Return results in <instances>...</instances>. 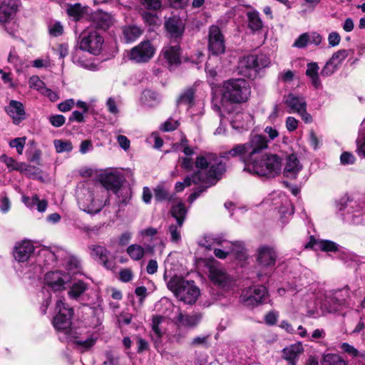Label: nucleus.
<instances>
[{
    "label": "nucleus",
    "mask_w": 365,
    "mask_h": 365,
    "mask_svg": "<svg viewBox=\"0 0 365 365\" xmlns=\"http://www.w3.org/2000/svg\"><path fill=\"white\" fill-rule=\"evenodd\" d=\"M140 101L142 103L148 107H155L160 102V97L158 93L151 90H145L143 91Z\"/></svg>",
    "instance_id": "36"
},
{
    "label": "nucleus",
    "mask_w": 365,
    "mask_h": 365,
    "mask_svg": "<svg viewBox=\"0 0 365 365\" xmlns=\"http://www.w3.org/2000/svg\"><path fill=\"white\" fill-rule=\"evenodd\" d=\"M179 125L178 120H173V118L168 119L160 126V130L164 132H169L175 130Z\"/></svg>",
    "instance_id": "54"
},
{
    "label": "nucleus",
    "mask_w": 365,
    "mask_h": 365,
    "mask_svg": "<svg viewBox=\"0 0 365 365\" xmlns=\"http://www.w3.org/2000/svg\"><path fill=\"white\" fill-rule=\"evenodd\" d=\"M34 251V246L29 240H23L17 242L14 249V257L19 262H25L29 260Z\"/></svg>",
    "instance_id": "20"
},
{
    "label": "nucleus",
    "mask_w": 365,
    "mask_h": 365,
    "mask_svg": "<svg viewBox=\"0 0 365 365\" xmlns=\"http://www.w3.org/2000/svg\"><path fill=\"white\" fill-rule=\"evenodd\" d=\"M143 6L148 9L156 11L161 8L160 0H140Z\"/></svg>",
    "instance_id": "55"
},
{
    "label": "nucleus",
    "mask_w": 365,
    "mask_h": 365,
    "mask_svg": "<svg viewBox=\"0 0 365 365\" xmlns=\"http://www.w3.org/2000/svg\"><path fill=\"white\" fill-rule=\"evenodd\" d=\"M67 14L75 21L79 20L83 16V8L80 4L69 5L66 9Z\"/></svg>",
    "instance_id": "43"
},
{
    "label": "nucleus",
    "mask_w": 365,
    "mask_h": 365,
    "mask_svg": "<svg viewBox=\"0 0 365 365\" xmlns=\"http://www.w3.org/2000/svg\"><path fill=\"white\" fill-rule=\"evenodd\" d=\"M88 248L91 256L106 269H112L114 267V259L105 246L93 244L89 245Z\"/></svg>",
    "instance_id": "14"
},
{
    "label": "nucleus",
    "mask_w": 365,
    "mask_h": 365,
    "mask_svg": "<svg viewBox=\"0 0 365 365\" xmlns=\"http://www.w3.org/2000/svg\"><path fill=\"white\" fill-rule=\"evenodd\" d=\"M17 9L18 3L16 0L2 1L0 4V22L6 23L10 21Z\"/></svg>",
    "instance_id": "24"
},
{
    "label": "nucleus",
    "mask_w": 365,
    "mask_h": 365,
    "mask_svg": "<svg viewBox=\"0 0 365 365\" xmlns=\"http://www.w3.org/2000/svg\"><path fill=\"white\" fill-rule=\"evenodd\" d=\"M81 38L80 50L88 51L93 55L100 53L103 43V38L97 31H86L81 34Z\"/></svg>",
    "instance_id": "8"
},
{
    "label": "nucleus",
    "mask_w": 365,
    "mask_h": 365,
    "mask_svg": "<svg viewBox=\"0 0 365 365\" xmlns=\"http://www.w3.org/2000/svg\"><path fill=\"white\" fill-rule=\"evenodd\" d=\"M277 252L274 246L269 245H260L256 251V260L262 268L272 269L275 266Z\"/></svg>",
    "instance_id": "10"
},
{
    "label": "nucleus",
    "mask_w": 365,
    "mask_h": 365,
    "mask_svg": "<svg viewBox=\"0 0 365 365\" xmlns=\"http://www.w3.org/2000/svg\"><path fill=\"white\" fill-rule=\"evenodd\" d=\"M222 107L237 108L238 104L247 101L250 95V87L242 78L230 79L223 83L221 89Z\"/></svg>",
    "instance_id": "4"
},
{
    "label": "nucleus",
    "mask_w": 365,
    "mask_h": 365,
    "mask_svg": "<svg viewBox=\"0 0 365 365\" xmlns=\"http://www.w3.org/2000/svg\"><path fill=\"white\" fill-rule=\"evenodd\" d=\"M319 67L315 62L309 63L307 65L306 75L311 79L312 86L316 89L322 88L321 80L319 76Z\"/></svg>",
    "instance_id": "33"
},
{
    "label": "nucleus",
    "mask_w": 365,
    "mask_h": 365,
    "mask_svg": "<svg viewBox=\"0 0 365 365\" xmlns=\"http://www.w3.org/2000/svg\"><path fill=\"white\" fill-rule=\"evenodd\" d=\"M270 64L269 58L263 53L258 55H247L243 56L239 61L240 73L249 78L255 77L259 71L268 67Z\"/></svg>",
    "instance_id": "6"
},
{
    "label": "nucleus",
    "mask_w": 365,
    "mask_h": 365,
    "mask_svg": "<svg viewBox=\"0 0 365 365\" xmlns=\"http://www.w3.org/2000/svg\"><path fill=\"white\" fill-rule=\"evenodd\" d=\"M126 252L134 261H139L144 257L145 250L141 245L133 244L127 247Z\"/></svg>",
    "instance_id": "39"
},
{
    "label": "nucleus",
    "mask_w": 365,
    "mask_h": 365,
    "mask_svg": "<svg viewBox=\"0 0 365 365\" xmlns=\"http://www.w3.org/2000/svg\"><path fill=\"white\" fill-rule=\"evenodd\" d=\"M1 160L5 163L9 168L20 172L24 171L25 167L24 163H19L11 157H8L6 155H1Z\"/></svg>",
    "instance_id": "44"
},
{
    "label": "nucleus",
    "mask_w": 365,
    "mask_h": 365,
    "mask_svg": "<svg viewBox=\"0 0 365 365\" xmlns=\"http://www.w3.org/2000/svg\"><path fill=\"white\" fill-rule=\"evenodd\" d=\"M22 173H25L29 178H36L40 175L41 170L34 165H26L25 163V167Z\"/></svg>",
    "instance_id": "56"
},
{
    "label": "nucleus",
    "mask_w": 365,
    "mask_h": 365,
    "mask_svg": "<svg viewBox=\"0 0 365 365\" xmlns=\"http://www.w3.org/2000/svg\"><path fill=\"white\" fill-rule=\"evenodd\" d=\"M339 63H336L331 58L326 63L324 66L321 71V75L324 77L331 76L338 69Z\"/></svg>",
    "instance_id": "45"
},
{
    "label": "nucleus",
    "mask_w": 365,
    "mask_h": 365,
    "mask_svg": "<svg viewBox=\"0 0 365 365\" xmlns=\"http://www.w3.org/2000/svg\"><path fill=\"white\" fill-rule=\"evenodd\" d=\"M182 225L171 224L168 226V232L170 236V241L173 243H178L181 240V228Z\"/></svg>",
    "instance_id": "42"
},
{
    "label": "nucleus",
    "mask_w": 365,
    "mask_h": 365,
    "mask_svg": "<svg viewBox=\"0 0 365 365\" xmlns=\"http://www.w3.org/2000/svg\"><path fill=\"white\" fill-rule=\"evenodd\" d=\"M123 177L118 173H104L100 176V182L106 190H110L120 197L119 192L122 189Z\"/></svg>",
    "instance_id": "18"
},
{
    "label": "nucleus",
    "mask_w": 365,
    "mask_h": 365,
    "mask_svg": "<svg viewBox=\"0 0 365 365\" xmlns=\"http://www.w3.org/2000/svg\"><path fill=\"white\" fill-rule=\"evenodd\" d=\"M209 336H197L192 340L190 342V345L192 346H206L207 345Z\"/></svg>",
    "instance_id": "63"
},
{
    "label": "nucleus",
    "mask_w": 365,
    "mask_h": 365,
    "mask_svg": "<svg viewBox=\"0 0 365 365\" xmlns=\"http://www.w3.org/2000/svg\"><path fill=\"white\" fill-rule=\"evenodd\" d=\"M161 54L168 67L177 66L180 63V46L178 45L164 47Z\"/></svg>",
    "instance_id": "25"
},
{
    "label": "nucleus",
    "mask_w": 365,
    "mask_h": 365,
    "mask_svg": "<svg viewBox=\"0 0 365 365\" xmlns=\"http://www.w3.org/2000/svg\"><path fill=\"white\" fill-rule=\"evenodd\" d=\"M91 19L96 27L103 30H106L112 24L110 15L101 11L95 13Z\"/></svg>",
    "instance_id": "30"
},
{
    "label": "nucleus",
    "mask_w": 365,
    "mask_h": 365,
    "mask_svg": "<svg viewBox=\"0 0 365 365\" xmlns=\"http://www.w3.org/2000/svg\"><path fill=\"white\" fill-rule=\"evenodd\" d=\"M309 44L319 46L322 41V36L316 31L308 32Z\"/></svg>",
    "instance_id": "64"
},
{
    "label": "nucleus",
    "mask_w": 365,
    "mask_h": 365,
    "mask_svg": "<svg viewBox=\"0 0 365 365\" xmlns=\"http://www.w3.org/2000/svg\"><path fill=\"white\" fill-rule=\"evenodd\" d=\"M164 319L165 317L160 315H155L153 317L151 327L153 335L152 336V339L155 344L161 341V338L165 334V331L161 327V324Z\"/></svg>",
    "instance_id": "31"
},
{
    "label": "nucleus",
    "mask_w": 365,
    "mask_h": 365,
    "mask_svg": "<svg viewBox=\"0 0 365 365\" xmlns=\"http://www.w3.org/2000/svg\"><path fill=\"white\" fill-rule=\"evenodd\" d=\"M179 160L181 161V167L187 172H190L193 170L194 165L195 166V162L192 160L191 158L184 157L180 158Z\"/></svg>",
    "instance_id": "59"
},
{
    "label": "nucleus",
    "mask_w": 365,
    "mask_h": 365,
    "mask_svg": "<svg viewBox=\"0 0 365 365\" xmlns=\"http://www.w3.org/2000/svg\"><path fill=\"white\" fill-rule=\"evenodd\" d=\"M187 210L183 202L181 201L173 205L170 208V214L173 218L176 220L180 225H183L186 219Z\"/></svg>",
    "instance_id": "34"
},
{
    "label": "nucleus",
    "mask_w": 365,
    "mask_h": 365,
    "mask_svg": "<svg viewBox=\"0 0 365 365\" xmlns=\"http://www.w3.org/2000/svg\"><path fill=\"white\" fill-rule=\"evenodd\" d=\"M230 252L239 261L244 262L247 259V252L245 244L241 241L229 242Z\"/></svg>",
    "instance_id": "32"
},
{
    "label": "nucleus",
    "mask_w": 365,
    "mask_h": 365,
    "mask_svg": "<svg viewBox=\"0 0 365 365\" xmlns=\"http://www.w3.org/2000/svg\"><path fill=\"white\" fill-rule=\"evenodd\" d=\"M89 285L83 280H73L68 291V296L70 299L79 300L88 289Z\"/></svg>",
    "instance_id": "26"
},
{
    "label": "nucleus",
    "mask_w": 365,
    "mask_h": 365,
    "mask_svg": "<svg viewBox=\"0 0 365 365\" xmlns=\"http://www.w3.org/2000/svg\"><path fill=\"white\" fill-rule=\"evenodd\" d=\"M195 91L192 88H189L184 91L179 96L177 104L178 106H187L188 108L191 107L194 103Z\"/></svg>",
    "instance_id": "40"
},
{
    "label": "nucleus",
    "mask_w": 365,
    "mask_h": 365,
    "mask_svg": "<svg viewBox=\"0 0 365 365\" xmlns=\"http://www.w3.org/2000/svg\"><path fill=\"white\" fill-rule=\"evenodd\" d=\"M212 185L210 184H204L198 186L195 190L188 197L187 201L189 203H192L203 192H205L207 188L212 186Z\"/></svg>",
    "instance_id": "52"
},
{
    "label": "nucleus",
    "mask_w": 365,
    "mask_h": 365,
    "mask_svg": "<svg viewBox=\"0 0 365 365\" xmlns=\"http://www.w3.org/2000/svg\"><path fill=\"white\" fill-rule=\"evenodd\" d=\"M248 27L253 32L260 31L263 27V22L259 16V14L256 10H252L247 12Z\"/></svg>",
    "instance_id": "35"
},
{
    "label": "nucleus",
    "mask_w": 365,
    "mask_h": 365,
    "mask_svg": "<svg viewBox=\"0 0 365 365\" xmlns=\"http://www.w3.org/2000/svg\"><path fill=\"white\" fill-rule=\"evenodd\" d=\"M210 280L222 290H229L233 285L232 278L223 269L211 267L210 269Z\"/></svg>",
    "instance_id": "19"
},
{
    "label": "nucleus",
    "mask_w": 365,
    "mask_h": 365,
    "mask_svg": "<svg viewBox=\"0 0 365 365\" xmlns=\"http://www.w3.org/2000/svg\"><path fill=\"white\" fill-rule=\"evenodd\" d=\"M304 349L301 343H296L283 349L284 358L290 365H296L299 356L303 352Z\"/></svg>",
    "instance_id": "27"
},
{
    "label": "nucleus",
    "mask_w": 365,
    "mask_h": 365,
    "mask_svg": "<svg viewBox=\"0 0 365 365\" xmlns=\"http://www.w3.org/2000/svg\"><path fill=\"white\" fill-rule=\"evenodd\" d=\"M195 168L197 171L184 179L185 187H189L192 183L214 185L225 171V164L214 153L197 156L195 160Z\"/></svg>",
    "instance_id": "2"
},
{
    "label": "nucleus",
    "mask_w": 365,
    "mask_h": 365,
    "mask_svg": "<svg viewBox=\"0 0 365 365\" xmlns=\"http://www.w3.org/2000/svg\"><path fill=\"white\" fill-rule=\"evenodd\" d=\"M167 287L179 300L185 304H194L200 295V289L193 281L185 280L180 276L171 277L167 282Z\"/></svg>",
    "instance_id": "5"
},
{
    "label": "nucleus",
    "mask_w": 365,
    "mask_h": 365,
    "mask_svg": "<svg viewBox=\"0 0 365 365\" xmlns=\"http://www.w3.org/2000/svg\"><path fill=\"white\" fill-rule=\"evenodd\" d=\"M340 349L343 352L352 358L364 356V354H361L354 346L346 342L341 344Z\"/></svg>",
    "instance_id": "47"
},
{
    "label": "nucleus",
    "mask_w": 365,
    "mask_h": 365,
    "mask_svg": "<svg viewBox=\"0 0 365 365\" xmlns=\"http://www.w3.org/2000/svg\"><path fill=\"white\" fill-rule=\"evenodd\" d=\"M175 193L170 194L162 185H158L154 189L155 200L159 202L164 201L172 202L175 199Z\"/></svg>",
    "instance_id": "37"
},
{
    "label": "nucleus",
    "mask_w": 365,
    "mask_h": 365,
    "mask_svg": "<svg viewBox=\"0 0 365 365\" xmlns=\"http://www.w3.org/2000/svg\"><path fill=\"white\" fill-rule=\"evenodd\" d=\"M5 110L16 125H19L26 118L24 105L19 101L11 100L9 106L5 108Z\"/></svg>",
    "instance_id": "23"
},
{
    "label": "nucleus",
    "mask_w": 365,
    "mask_h": 365,
    "mask_svg": "<svg viewBox=\"0 0 365 365\" xmlns=\"http://www.w3.org/2000/svg\"><path fill=\"white\" fill-rule=\"evenodd\" d=\"M45 284L53 291L65 289V285L71 280L68 274L61 271L49 272L45 275Z\"/></svg>",
    "instance_id": "17"
},
{
    "label": "nucleus",
    "mask_w": 365,
    "mask_h": 365,
    "mask_svg": "<svg viewBox=\"0 0 365 365\" xmlns=\"http://www.w3.org/2000/svg\"><path fill=\"white\" fill-rule=\"evenodd\" d=\"M213 107L214 109L220 113V116H225L220 106L215 105ZM237 108H239L238 106H237V108L234 107L233 108L228 106L222 107L223 112L226 111L229 115L228 118L230 119L232 127L234 129H243L247 126V121L250 119V115L240 110H237L234 113L232 110H237Z\"/></svg>",
    "instance_id": "9"
},
{
    "label": "nucleus",
    "mask_w": 365,
    "mask_h": 365,
    "mask_svg": "<svg viewBox=\"0 0 365 365\" xmlns=\"http://www.w3.org/2000/svg\"><path fill=\"white\" fill-rule=\"evenodd\" d=\"M267 147L266 136L252 135L247 143L235 145L231 150L222 153L221 157H238L245 163V170L259 176L274 178L281 172L282 158L276 154H269L257 160V155Z\"/></svg>",
    "instance_id": "1"
},
{
    "label": "nucleus",
    "mask_w": 365,
    "mask_h": 365,
    "mask_svg": "<svg viewBox=\"0 0 365 365\" xmlns=\"http://www.w3.org/2000/svg\"><path fill=\"white\" fill-rule=\"evenodd\" d=\"M321 364L322 365H348L341 356L336 354H325Z\"/></svg>",
    "instance_id": "41"
},
{
    "label": "nucleus",
    "mask_w": 365,
    "mask_h": 365,
    "mask_svg": "<svg viewBox=\"0 0 365 365\" xmlns=\"http://www.w3.org/2000/svg\"><path fill=\"white\" fill-rule=\"evenodd\" d=\"M267 294V291L264 286H253L243 292L242 299L245 305L255 307L264 303Z\"/></svg>",
    "instance_id": "13"
},
{
    "label": "nucleus",
    "mask_w": 365,
    "mask_h": 365,
    "mask_svg": "<svg viewBox=\"0 0 365 365\" xmlns=\"http://www.w3.org/2000/svg\"><path fill=\"white\" fill-rule=\"evenodd\" d=\"M208 49L214 56L221 55L225 51L224 36L217 26L212 25L209 29Z\"/></svg>",
    "instance_id": "12"
},
{
    "label": "nucleus",
    "mask_w": 365,
    "mask_h": 365,
    "mask_svg": "<svg viewBox=\"0 0 365 365\" xmlns=\"http://www.w3.org/2000/svg\"><path fill=\"white\" fill-rule=\"evenodd\" d=\"M284 103L289 108V113H297L300 111V109L307 107V103L304 98L293 93H289L285 96Z\"/></svg>",
    "instance_id": "29"
},
{
    "label": "nucleus",
    "mask_w": 365,
    "mask_h": 365,
    "mask_svg": "<svg viewBox=\"0 0 365 365\" xmlns=\"http://www.w3.org/2000/svg\"><path fill=\"white\" fill-rule=\"evenodd\" d=\"M202 316L200 314L186 315L182 319L183 325L186 327H195L201 320Z\"/></svg>",
    "instance_id": "48"
},
{
    "label": "nucleus",
    "mask_w": 365,
    "mask_h": 365,
    "mask_svg": "<svg viewBox=\"0 0 365 365\" xmlns=\"http://www.w3.org/2000/svg\"><path fill=\"white\" fill-rule=\"evenodd\" d=\"M29 84L30 88L36 89L40 93L46 86L45 83L43 81H41L37 76H31L29 78Z\"/></svg>",
    "instance_id": "49"
},
{
    "label": "nucleus",
    "mask_w": 365,
    "mask_h": 365,
    "mask_svg": "<svg viewBox=\"0 0 365 365\" xmlns=\"http://www.w3.org/2000/svg\"><path fill=\"white\" fill-rule=\"evenodd\" d=\"M26 143V138H16L11 140L9 142V145L11 148H15L16 149L17 153L19 155L23 153L24 148Z\"/></svg>",
    "instance_id": "51"
},
{
    "label": "nucleus",
    "mask_w": 365,
    "mask_h": 365,
    "mask_svg": "<svg viewBox=\"0 0 365 365\" xmlns=\"http://www.w3.org/2000/svg\"><path fill=\"white\" fill-rule=\"evenodd\" d=\"M56 309L58 311V314L53 317L52 322L54 328L58 332L63 334V336H59V339L61 341L68 340L73 341L76 344L85 348L92 346L93 344V340H78L76 330L71 327L73 309L66 305L62 299L57 301Z\"/></svg>",
    "instance_id": "3"
},
{
    "label": "nucleus",
    "mask_w": 365,
    "mask_h": 365,
    "mask_svg": "<svg viewBox=\"0 0 365 365\" xmlns=\"http://www.w3.org/2000/svg\"><path fill=\"white\" fill-rule=\"evenodd\" d=\"M105 200L103 199H96L91 192L88 191L87 196L83 198H78V205L84 212L89 214H96L107 205L108 199L107 196H105Z\"/></svg>",
    "instance_id": "15"
},
{
    "label": "nucleus",
    "mask_w": 365,
    "mask_h": 365,
    "mask_svg": "<svg viewBox=\"0 0 365 365\" xmlns=\"http://www.w3.org/2000/svg\"><path fill=\"white\" fill-rule=\"evenodd\" d=\"M142 33L143 31L140 29V27L134 25L125 26L123 29V38L126 43L135 41L140 36Z\"/></svg>",
    "instance_id": "38"
},
{
    "label": "nucleus",
    "mask_w": 365,
    "mask_h": 365,
    "mask_svg": "<svg viewBox=\"0 0 365 365\" xmlns=\"http://www.w3.org/2000/svg\"><path fill=\"white\" fill-rule=\"evenodd\" d=\"M164 27L170 38L178 39L183 36L185 29V22L179 16L173 15L165 18Z\"/></svg>",
    "instance_id": "16"
},
{
    "label": "nucleus",
    "mask_w": 365,
    "mask_h": 365,
    "mask_svg": "<svg viewBox=\"0 0 365 365\" xmlns=\"http://www.w3.org/2000/svg\"><path fill=\"white\" fill-rule=\"evenodd\" d=\"M53 145L57 153L70 152L73 149L71 142L62 140H55Z\"/></svg>",
    "instance_id": "46"
},
{
    "label": "nucleus",
    "mask_w": 365,
    "mask_h": 365,
    "mask_svg": "<svg viewBox=\"0 0 365 365\" xmlns=\"http://www.w3.org/2000/svg\"><path fill=\"white\" fill-rule=\"evenodd\" d=\"M349 51L346 49H341L336 52H335L331 59L336 63H339V66L341 63V62L348 56Z\"/></svg>",
    "instance_id": "58"
},
{
    "label": "nucleus",
    "mask_w": 365,
    "mask_h": 365,
    "mask_svg": "<svg viewBox=\"0 0 365 365\" xmlns=\"http://www.w3.org/2000/svg\"><path fill=\"white\" fill-rule=\"evenodd\" d=\"M49 122L53 126L58 128L65 123L66 118L63 115H53L49 117Z\"/></svg>",
    "instance_id": "61"
},
{
    "label": "nucleus",
    "mask_w": 365,
    "mask_h": 365,
    "mask_svg": "<svg viewBox=\"0 0 365 365\" xmlns=\"http://www.w3.org/2000/svg\"><path fill=\"white\" fill-rule=\"evenodd\" d=\"M339 247V245L333 241L327 240H318L314 236H310L309 241L304 245L305 249H313L323 252H336L338 250Z\"/></svg>",
    "instance_id": "22"
},
{
    "label": "nucleus",
    "mask_w": 365,
    "mask_h": 365,
    "mask_svg": "<svg viewBox=\"0 0 365 365\" xmlns=\"http://www.w3.org/2000/svg\"><path fill=\"white\" fill-rule=\"evenodd\" d=\"M309 44L308 32L302 34L294 42L293 46L298 48H304Z\"/></svg>",
    "instance_id": "53"
},
{
    "label": "nucleus",
    "mask_w": 365,
    "mask_h": 365,
    "mask_svg": "<svg viewBox=\"0 0 365 365\" xmlns=\"http://www.w3.org/2000/svg\"><path fill=\"white\" fill-rule=\"evenodd\" d=\"M302 169V165L296 154L292 153L287 156L285 166L283 170L284 177L295 179Z\"/></svg>",
    "instance_id": "21"
},
{
    "label": "nucleus",
    "mask_w": 365,
    "mask_h": 365,
    "mask_svg": "<svg viewBox=\"0 0 365 365\" xmlns=\"http://www.w3.org/2000/svg\"><path fill=\"white\" fill-rule=\"evenodd\" d=\"M83 50L78 48L75 51L72 55V61L77 66L89 71H96L98 66L93 63L91 59L87 58Z\"/></svg>",
    "instance_id": "28"
},
{
    "label": "nucleus",
    "mask_w": 365,
    "mask_h": 365,
    "mask_svg": "<svg viewBox=\"0 0 365 365\" xmlns=\"http://www.w3.org/2000/svg\"><path fill=\"white\" fill-rule=\"evenodd\" d=\"M66 268L68 270L71 272H78V269L81 268L80 260L76 257H69L66 262Z\"/></svg>",
    "instance_id": "50"
},
{
    "label": "nucleus",
    "mask_w": 365,
    "mask_h": 365,
    "mask_svg": "<svg viewBox=\"0 0 365 365\" xmlns=\"http://www.w3.org/2000/svg\"><path fill=\"white\" fill-rule=\"evenodd\" d=\"M119 195L120 197L117 196L118 198V204L123 205H127L130 198V190L127 188L123 187L120 189V192H119Z\"/></svg>",
    "instance_id": "60"
},
{
    "label": "nucleus",
    "mask_w": 365,
    "mask_h": 365,
    "mask_svg": "<svg viewBox=\"0 0 365 365\" xmlns=\"http://www.w3.org/2000/svg\"><path fill=\"white\" fill-rule=\"evenodd\" d=\"M133 278V273L130 268H124L119 272V279L123 282H129Z\"/></svg>",
    "instance_id": "57"
},
{
    "label": "nucleus",
    "mask_w": 365,
    "mask_h": 365,
    "mask_svg": "<svg viewBox=\"0 0 365 365\" xmlns=\"http://www.w3.org/2000/svg\"><path fill=\"white\" fill-rule=\"evenodd\" d=\"M155 52L152 43L149 41H144L130 50L129 58L135 63H146L153 58Z\"/></svg>",
    "instance_id": "11"
},
{
    "label": "nucleus",
    "mask_w": 365,
    "mask_h": 365,
    "mask_svg": "<svg viewBox=\"0 0 365 365\" xmlns=\"http://www.w3.org/2000/svg\"><path fill=\"white\" fill-rule=\"evenodd\" d=\"M10 207L11 202L6 194L4 192L1 195L0 210L3 213H6L10 210Z\"/></svg>",
    "instance_id": "62"
},
{
    "label": "nucleus",
    "mask_w": 365,
    "mask_h": 365,
    "mask_svg": "<svg viewBox=\"0 0 365 365\" xmlns=\"http://www.w3.org/2000/svg\"><path fill=\"white\" fill-rule=\"evenodd\" d=\"M355 207H357L356 202L350 200L347 196L342 197L337 202L339 210L344 211V220L353 225L365 223V215L359 210H353Z\"/></svg>",
    "instance_id": "7"
}]
</instances>
